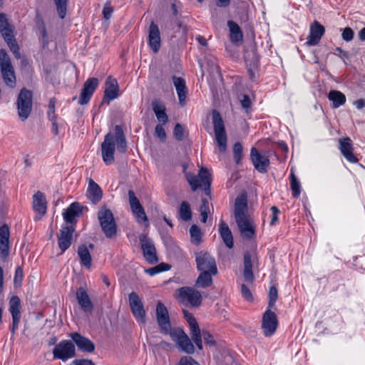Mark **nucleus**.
Instances as JSON below:
<instances>
[{"label": "nucleus", "mask_w": 365, "mask_h": 365, "mask_svg": "<svg viewBox=\"0 0 365 365\" xmlns=\"http://www.w3.org/2000/svg\"><path fill=\"white\" fill-rule=\"evenodd\" d=\"M339 143V148L343 156L350 163H357L358 159L353 153L354 148L351 138L349 137L340 138Z\"/></svg>", "instance_id": "nucleus-23"}, {"label": "nucleus", "mask_w": 365, "mask_h": 365, "mask_svg": "<svg viewBox=\"0 0 365 365\" xmlns=\"http://www.w3.org/2000/svg\"><path fill=\"white\" fill-rule=\"evenodd\" d=\"M74 231L75 227L73 225H66L60 230V233L58 235V244L62 252H64L71 245Z\"/></svg>", "instance_id": "nucleus-17"}, {"label": "nucleus", "mask_w": 365, "mask_h": 365, "mask_svg": "<svg viewBox=\"0 0 365 365\" xmlns=\"http://www.w3.org/2000/svg\"><path fill=\"white\" fill-rule=\"evenodd\" d=\"M101 229L107 238L112 239L117 235V225L110 209L102 207L98 213Z\"/></svg>", "instance_id": "nucleus-2"}, {"label": "nucleus", "mask_w": 365, "mask_h": 365, "mask_svg": "<svg viewBox=\"0 0 365 365\" xmlns=\"http://www.w3.org/2000/svg\"><path fill=\"white\" fill-rule=\"evenodd\" d=\"M192 320V324L190 326V335L192 334H197L200 332V329L199 325L196 320Z\"/></svg>", "instance_id": "nucleus-62"}, {"label": "nucleus", "mask_w": 365, "mask_h": 365, "mask_svg": "<svg viewBox=\"0 0 365 365\" xmlns=\"http://www.w3.org/2000/svg\"><path fill=\"white\" fill-rule=\"evenodd\" d=\"M0 33L5 41L14 38L12 26L9 23L6 14L3 13L0 14Z\"/></svg>", "instance_id": "nucleus-32"}, {"label": "nucleus", "mask_w": 365, "mask_h": 365, "mask_svg": "<svg viewBox=\"0 0 365 365\" xmlns=\"http://www.w3.org/2000/svg\"><path fill=\"white\" fill-rule=\"evenodd\" d=\"M178 365H200L197 363L195 359H193L191 356H182Z\"/></svg>", "instance_id": "nucleus-53"}, {"label": "nucleus", "mask_w": 365, "mask_h": 365, "mask_svg": "<svg viewBox=\"0 0 365 365\" xmlns=\"http://www.w3.org/2000/svg\"><path fill=\"white\" fill-rule=\"evenodd\" d=\"M278 297V292L275 286H272L269 292V307H274Z\"/></svg>", "instance_id": "nucleus-47"}, {"label": "nucleus", "mask_w": 365, "mask_h": 365, "mask_svg": "<svg viewBox=\"0 0 365 365\" xmlns=\"http://www.w3.org/2000/svg\"><path fill=\"white\" fill-rule=\"evenodd\" d=\"M173 135L176 140L182 141L184 139V128L180 123H177L174 128Z\"/></svg>", "instance_id": "nucleus-48"}, {"label": "nucleus", "mask_w": 365, "mask_h": 365, "mask_svg": "<svg viewBox=\"0 0 365 365\" xmlns=\"http://www.w3.org/2000/svg\"><path fill=\"white\" fill-rule=\"evenodd\" d=\"M212 276H215L210 271V272H202L199 274L195 286L200 288H206L212 284Z\"/></svg>", "instance_id": "nucleus-38"}, {"label": "nucleus", "mask_w": 365, "mask_h": 365, "mask_svg": "<svg viewBox=\"0 0 365 365\" xmlns=\"http://www.w3.org/2000/svg\"><path fill=\"white\" fill-rule=\"evenodd\" d=\"M128 198H129V204H130L131 210H134V209L136 210V209L142 207L141 204L139 202V200L135 196L133 190H130L128 191Z\"/></svg>", "instance_id": "nucleus-45"}, {"label": "nucleus", "mask_w": 365, "mask_h": 365, "mask_svg": "<svg viewBox=\"0 0 365 365\" xmlns=\"http://www.w3.org/2000/svg\"><path fill=\"white\" fill-rule=\"evenodd\" d=\"M114 138L117 142V148L119 152L125 153L127 150V143L123 133V128L120 125L115 126V135Z\"/></svg>", "instance_id": "nucleus-36"}, {"label": "nucleus", "mask_w": 365, "mask_h": 365, "mask_svg": "<svg viewBox=\"0 0 365 365\" xmlns=\"http://www.w3.org/2000/svg\"><path fill=\"white\" fill-rule=\"evenodd\" d=\"M171 339L176 343L177 347L182 351L188 354L195 352V346L190 339L181 328H174L168 334Z\"/></svg>", "instance_id": "nucleus-7"}, {"label": "nucleus", "mask_w": 365, "mask_h": 365, "mask_svg": "<svg viewBox=\"0 0 365 365\" xmlns=\"http://www.w3.org/2000/svg\"><path fill=\"white\" fill-rule=\"evenodd\" d=\"M9 227L6 224L0 227V257L3 259L9 255Z\"/></svg>", "instance_id": "nucleus-22"}, {"label": "nucleus", "mask_w": 365, "mask_h": 365, "mask_svg": "<svg viewBox=\"0 0 365 365\" xmlns=\"http://www.w3.org/2000/svg\"><path fill=\"white\" fill-rule=\"evenodd\" d=\"M132 212L135 217H136L138 222L143 223L145 225V227H148L149 225L148 218L145 214V210L143 207V206L136 210H132Z\"/></svg>", "instance_id": "nucleus-42"}, {"label": "nucleus", "mask_w": 365, "mask_h": 365, "mask_svg": "<svg viewBox=\"0 0 365 365\" xmlns=\"http://www.w3.org/2000/svg\"><path fill=\"white\" fill-rule=\"evenodd\" d=\"M179 298L182 303L187 302L193 307L200 306L202 300L201 293L190 287H183L178 289Z\"/></svg>", "instance_id": "nucleus-9"}, {"label": "nucleus", "mask_w": 365, "mask_h": 365, "mask_svg": "<svg viewBox=\"0 0 365 365\" xmlns=\"http://www.w3.org/2000/svg\"><path fill=\"white\" fill-rule=\"evenodd\" d=\"M219 232L226 247L232 249L234 246L232 233L227 224L224 221H221L219 225Z\"/></svg>", "instance_id": "nucleus-30"}, {"label": "nucleus", "mask_w": 365, "mask_h": 365, "mask_svg": "<svg viewBox=\"0 0 365 365\" xmlns=\"http://www.w3.org/2000/svg\"><path fill=\"white\" fill-rule=\"evenodd\" d=\"M52 122V132L57 135L58 134V124L56 122V115H53V119H50Z\"/></svg>", "instance_id": "nucleus-63"}, {"label": "nucleus", "mask_w": 365, "mask_h": 365, "mask_svg": "<svg viewBox=\"0 0 365 365\" xmlns=\"http://www.w3.org/2000/svg\"><path fill=\"white\" fill-rule=\"evenodd\" d=\"M278 327V321L275 313L270 309L266 310L262 320V329L265 336H272Z\"/></svg>", "instance_id": "nucleus-15"}, {"label": "nucleus", "mask_w": 365, "mask_h": 365, "mask_svg": "<svg viewBox=\"0 0 365 365\" xmlns=\"http://www.w3.org/2000/svg\"><path fill=\"white\" fill-rule=\"evenodd\" d=\"M83 207L78 202H74L70 205V206L63 212V219L68 222L76 223L75 218L78 217L82 213Z\"/></svg>", "instance_id": "nucleus-26"}, {"label": "nucleus", "mask_w": 365, "mask_h": 365, "mask_svg": "<svg viewBox=\"0 0 365 365\" xmlns=\"http://www.w3.org/2000/svg\"><path fill=\"white\" fill-rule=\"evenodd\" d=\"M155 135L163 141L166 139V133L164 128L163 127V124H158L155 126Z\"/></svg>", "instance_id": "nucleus-51"}, {"label": "nucleus", "mask_w": 365, "mask_h": 365, "mask_svg": "<svg viewBox=\"0 0 365 365\" xmlns=\"http://www.w3.org/2000/svg\"><path fill=\"white\" fill-rule=\"evenodd\" d=\"M78 255L80 258L81 264L86 268H91L92 265V258L88 247L86 245H81L78 249Z\"/></svg>", "instance_id": "nucleus-35"}, {"label": "nucleus", "mask_w": 365, "mask_h": 365, "mask_svg": "<svg viewBox=\"0 0 365 365\" xmlns=\"http://www.w3.org/2000/svg\"><path fill=\"white\" fill-rule=\"evenodd\" d=\"M354 105L357 109L361 110L365 108V99H358L354 102Z\"/></svg>", "instance_id": "nucleus-64"}, {"label": "nucleus", "mask_w": 365, "mask_h": 365, "mask_svg": "<svg viewBox=\"0 0 365 365\" xmlns=\"http://www.w3.org/2000/svg\"><path fill=\"white\" fill-rule=\"evenodd\" d=\"M243 278L246 282H251V255L249 252H246L244 255Z\"/></svg>", "instance_id": "nucleus-39"}, {"label": "nucleus", "mask_w": 365, "mask_h": 365, "mask_svg": "<svg viewBox=\"0 0 365 365\" xmlns=\"http://www.w3.org/2000/svg\"><path fill=\"white\" fill-rule=\"evenodd\" d=\"M74 365H96L93 361L89 359H76L73 361Z\"/></svg>", "instance_id": "nucleus-61"}, {"label": "nucleus", "mask_w": 365, "mask_h": 365, "mask_svg": "<svg viewBox=\"0 0 365 365\" xmlns=\"http://www.w3.org/2000/svg\"><path fill=\"white\" fill-rule=\"evenodd\" d=\"M7 43V45L9 46L10 50L14 53V56L16 58H21V53L19 51V47L16 41V40L14 38H10L9 41H5Z\"/></svg>", "instance_id": "nucleus-46"}, {"label": "nucleus", "mask_w": 365, "mask_h": 365, "mask_svg": "<svg viewBox=\"0 0 365 365\" xmlns=\"http://www.w3.org/2000/svg\"><path fill=\"white\" fill-rule=\"evenodd\" d=\"M248 210L247 193L243 191L235 198L233 214L239 232L245 239L251 238V220Z\"/></svg>", "instance_id": "nucleus-1"}, {"label": "nucleus", "mask_w": 365, "mask_h": 365, "mask_svg": "<svg viewBox=\"0 0 365 365\" xmlns=\"http://www.w3.org/2000/svg\"><path fill=\"white\" fill-rule=\"evenodd\" d=\"M271 210L272 212V217L270 225H273L278 220V214L279 213V210L275 206L272 207Z\"/></svg>", "instance_id": "nucleus-59"}, {"label": "nucleus", "mask_w": 365, "mask_h": 365, "mask_svg": "<svg viewBox=\"0 0 365 365\" xmlns=\"http://www.w3.org/2000/svg\"><path fill=\"white\" fill-rule=\"evenodd\" d=\"M128 300L129 306L133 316L140 322L143 324L145 323V310L138 294L135 292H131L128 296Z\"/></svg>", "instance_id": "nucleus-14"}, {"label": "nucleus", "mask_w": 365, "mask_h": 365, "mask_svg": "<svg viewBox=\"0 0 365 365\" xmlns=\"http://www.w3.org/2000/svg\"><path fill=\"white\" fill-rule=\"evenodd\" d=\"M54 359L66 361L76 356V348L73 341L63 340L56 345L53 350Z\"/></svg>", "instance_id": "nucleus-8"}, {"label": "nucleus", "mask_w": 365, "mask_h": 365, "mask_svg": "<svg viewBox=\"0 0 365 365\" xmlns=\"http://www.w3.org/2000/svg\"><path fill=\"white\" fill-rule=\"evenodd\" d=\"M227 26L230 29V40L234 43H241L242 41V32L239 25L235 21L230 20L227 21Z\"/></svg>", "instance_id": "nucleus-33"}, {"label": "nucleus", "mask_w": 365, "mask_h": 365, "mask_svg": "<svg viewBox=\"0 0 365 365\" xmlns=\"http://www.w3.org/2000/svg\"><path fill=\"white\" fill-rule=\"evenodd\" d=\"M18 115L22 121L29 117L33 106V93L31 91L24 88L20 91L16 100Z\"/></svg>", "instance_id": "nucleus-3"}, {"label": "nucleus", "mask_w": 365, "mask_h": 365, "mask_svg": "<svg viewBox=\"0 0 365 365\" xmlns=\"http://www.w3.org/2000/svg\"><path fill=\"white\" fill-rule=\"evenodd\" d=\"M70 336L80 351L86 353H93L95 351L96 346L89 339L78 332L71 333Z\"/></svg>", "instance_id": "nucleus-20"}, {"label": "nucleus", "mask_w": 365, "mask_h": 365, "mask_svg": "<svg viewBox=\"0 0 365 365\" xmlns=\"http://www.w3.org/2000/svg\"><path fill=\"white\" fill-rule=\"evenodd\" d=\"M87 196L94 205L98 203L103 197L101 188L91 178L89 179L88 182Z\"/></svg>", "instance_id": "nucleus-28"}, {"label": "nucleus", "mask_w": 365, "mask_h": 365, "mask_svg": "<svg viewBox=\"0 0 365 365\" xmlns=\"http://www.w3.org/2000/svg\"><path fill=\"white\" fill-rule=\"evenodd\" d=\"M179 215L181 220L185 222H187L192 219V210L190 204L183 201L179 208Z\"/></svg>", "instance_id": "nucleus-40"}, {"label": "nucleus", "mask_w": 365, "mask_h": 365, "mask_svg": "<svg viewBox=\"0 0 365 365\" xmlns=\"http://www.w3.org/2000/svg\"><path fill=\"white\" fill-rule=\"evenodd\" d=\"M149 45L153 52L157 53L160 47V30L157 24L151 22L149 27Z\"/></svg>", "instance_id": "nucleus-25"}, {"label": "nucleus", "mask_w": 365, "mask_h": 365, "mask_svg": "<svg viewBox=\"0 0 365 365\" xmlns=\"http://www.w3.org/2000/svg\"><path fill=\"white\" fill-rule=\"evenodd\" d=\"M238 98L241 102L242 106L244 108H249L250 105V99L248 95L246 94H240L238 96Z\"/></svg>", "instance_id": "nucleus-56"}, {"label": "nucleus", "mask_w": 365, "mask_h": 365, "mask_svg": "<svg viewBox=\"0 0 365 365\" xmlns=\"http://www.w3.org/2000/svg\"><path fill=\"white\" fill-rule=\"evenodd\" d=\"M9 311L12 317V325L10 329V331L14 336L15 334L16 330L19 327V324L21 320V300L18 296H13L9 299Z\"/></svg>", "instance_id": "nucleus-16"}, {"label": "nucleus", "mask_w": 365, "mask_h": 365, "mask_svg": "<svg viewBox=\"0 0 365 365\" xmlns=\"http://www.w3.org/2000/svg\"><path fill=\"white\" fill-rule=\"evenodd\" d=\"M328 98L332 102V107L337 108L346 103L345 95L339 91L332 90L328 94Z\"/></svg>", "instance_id": "nucleus-37"}, {"label": "nucleus", "mask_w": 365, "mask_h": 365, "mask_svg": "<svg viewBox=\"0 0 365 365\" xmlns=\"http://www.w3.org/2000/svg\"><path fill=\"white\" fill-rule=\"evenodd\" d=\"M190 237L192 241L196 245L199 244L201 241L202 232L200 227L196 225H192L190 229Z\"/></svg>", "instance_id": "nucleus-44"}, {"label": "nucleus", "mask_w": 365, "mask_h": 365, "mask_svg": "<svg viewBox=\"0 0 365 365\" xmlns=\"http://www.w3.org/2000/svg\"><path fill=\"white\" fill-rule=\"evenodd\" d=\"M241 293L247 300L251 299V292L249 287L245 283L241 285Z\"/></svg>", "instance_id": "nucleus-58"}, {"label": "nucleus", "mask_w": 365, "mask_h": 365, "mask_svg": "<svg viewBox=\"0 0 365 365\" xmlns=\"http://www.w3.org/2000/svg\"><path fill=\"white\" fill-rule=\"evenodd\" d=\"M233 152L236 163L238 164L242 153V146L240 143L237 142L235 143L233 147Z\"/></svg>", "instance_id": "nucleus-50"}, {"label": "nucleus", "mask_w": 365, "mask_h": 365, "mask_svg": "<svg viewBox=\"0 0 365 365\" xmlns=\"http://www.w3.org/2000/svg\"><path fill=\"white\" fill-rule=\"evenodd\" d=\"M354 37V31L349 28L346 27L343 30L342 32V38L346 41H350L353 39Z\"/></svg>", "instance_id": "nucleus-55"}, {"label": "nucleus", "mask_w": 365, "mask_h": 365, "mask_svg": "<svg viewBox=\"0 0 365 365\" xmlns=\"http://www.w3.org/2000/svg\"><path fill=\"white\" fill-rule=\"evenodd\" d=\"M76 299L81 309L86 312H91L93 309V303L86 291L81 287L76 292Z\"/></svg>", "instance_id": "nucleus-27"}, {"label": "nucleus", "mask_w": 365, "mask_h": 365, "mask_svg": "<svg viewBox=\"0 0 365 365\" xmlns=\"http://www.w3.org/2000/svg\"><path fill=\"white\" fill-rule=\"evenodd\" d=\"M34 209L39 213L44 215L46 212V201L45 195L40 191H38L33 197Z\"/></svg>", "instance_id": "nucleus-34"}, {"label": "nucleus", "mask_w": 365, "mask_h": 365, "mask_svg": "<svg viewBox=\"0 0 365 365\" xmlns=\"http://www.w3.org/2000/svg\"><path fill=\"white\" fill-rule=\"evenodd\" d=\"M56 7V11L58 16L63 19L66 17L67 13V6L68 0H53Z\"/></svg>", "instance_id": "nucleus-41"}, {"label": "nucleus", "mask_w": 365, "mask_h": 365, "mask_svg": "<svg viewBox=\"0 0 365 365\" xmlns=\"http://www.w3.org/2000/svg\"><path fill=\"white\" fill-rule=\"evenodd\" d=\"M139 240L141 245V249L143 252V256L151 264H155L158 262L157 252L153 242L148 237L145 235H141L139 237Z\"/></svg>", "instance_id": "nucleus-13"}, {"label": "nucleus", "mask_w": 365, "mask_h": 365, "mask_svg": "<svg viewBox=\"0 0 365 365\" xmlns=\"http://www.w3.org/2000/svg\"><path fill=\"white\" fill-rule=\"evenodd\" d=\"M212 115L217 143L220 151L224 153L227 148V135L225 132L224 121L220 115V113L216 110H212Z\"/></svg>", "instance_id": "nucleus-6"}, {"label": "nucleus", "mask_w": 365, "mask_h": 365, "mask_svg": "<svg viewBox=\"0 0 365 365\" xmlns=\"http://www.w3.org/2000/svg\"><path fill=\"white\" fill-rule=\"evenodd\" d=\"M152 106L158 121L163 125L166 124L168 122V116L165 105L160 101L155 100L152 102Z\"/></svg>", "instance_id": "nucleus-31"}, {"label": "nucleus", "mask_w": 365, "mask_h": 365, "mask_svg": "<svg viewBox=\"0 0 365 365\" xmlns=\"http://www.w3.org/2000/svg\"><path fill=\"white\" fill-rule=\"evenodd\" d=\"M173 81L178 93L179 103L181 106H184L187 92L185 81L182 78L175 76H173Z\"/></svg>", "instance_id": "nucleus-29"}, {"label": "nucleus", "mask_w": 365, "mask_h": 365, "mask_svg": "<svg viewBox=\"0 0 365 365\" xmlns=\"http://www.w3.org/2000/svg\"><path fill=\"white\" fill-rule=\"evenodd\" d=\"M195 261L198 271L211 272L214 275L217 274V268L215 259L207 252H200L195 254Z\"/></svg>", "instance_id": "nucleus-10"}, {"label": "nucleus", "mask_w": 365, "mask_h": 365, "mask_svg": "<svg viewBox=\"0 0 365 365\" xmlns=\"http://www.w3.org/2000/svg\"><path fill=\"white\" fill-rule=\"evenodd\" d=\"M0 69L4 81L9 87L16 86V76L11 58L4 49L0 50Z\"/></svg>", "instance_id": "nucleus-4"}, {"label": "nucleus", "mask_w": 365, "mask_h": 365, "mask_svg": "<svg viewBox=\"0 0 365 365\" xmlns=\"http://www.w3.org/2000/svg\"><path fill=\"white\" fill-rule=\"evenodd\" d=\"M115 150L114 135L108 133L106 135L103 142L101 143V152L103 162L106 165L114 163V153Z\"/></svg>", "instance_id": "nucleus-11"}, {"label": "nucleus", "mask_w": 365, "mask_h": 365, "mask_svg": "<svg viewBox=\"0 0 365 365\" xmlns=\"http://www.w3.org/2000/svg\"><path fill=\"white\" fill-rule=\"evenodd\" d=\"M324 27L317 21H314V23L310 26L309 34L307 37L306 44L307 46L317 45L319 43L322 36L324 34Z\"/></svg>", "instance_id": "nucleus-21"}, {"label": "nucleus", "mask_w": 365, "mask_h": 365, "mask_svg": "<svg viewBox=\"0 0 365 365\" xmlns=\"http://www.w3.org/2000/svg\"><path fill=\"white\" fill-rule=\"evenodd\" d=\"M187 180L193 191L201 187L204 190L206 195H210V185L212 179L210 174L205 168L200 169L197 176L193 175H187Z\"/></svg>", "instance_id": "nucleus-5"}, {"label": "nucleus", "mask_w": 365, "mask_h": 365, "mask_svg": "<svg viewBox=\"0 0 365 365\" xmlns=\"http://www.w3.org/2000/svg\"><path fill=\"white\" fill-rule=\"evenodd\" d=\"M290 185L293 196L294 197H298L301 192L300 184L299 182L297 180L292 170H291L290 175Z\"/></svg>", "instance_id": "nucleus-43"}, {"label": "nucleus", "mask_w": 365, "mask_h": 365, "mask_svg": "<svg viewBox=\"0 0 365 365\" xmlns=\"http://www.w3.org/2000/svg\"><path fill=\"white\" fill-rule=\"evenodd\" d=\"M202 337L204 339V341L206 344H209L210 346H215L216 341L213 339V336L212 334L205 330L202 331Z\"/></svg>", "instance_id": "nucleus-52"}, {"label": "nucleus", "mask_w": 365, "mask_h": 365, "mask_svg": "<svg viewBox=\"0 0 365 365\" xmlns=\"http://www.w3.org/2000/svg\"><path fill=\"white\" fill-rule=\"evenodd\" d=\"M252 165L258 173L262 174L267 173L270 165L268 155L252 148Z\"/></svg>", "instance_id": "nucleus-18"}, {"label": "nucleus", "mask_w": 365, "mask_h": 365, "mask_svg": "<svg viewBox=\"0 0 365 365\" xmlns=\"http://www.w3.org/2000/svg\"><path fill=\"white\" fill-rule=\"evenodd\" d=\"M118 96V84L117 80L112 76H109L106 81V89L103 103L106 101L109 103Z\"/></svg>", "instance_id": "nucleus-24"}, {"label": "nucleus", "mask_w": 365, "mask_h": 365, "mask_svg": "<svg viewBox=\"0 0 365 365\" xmlns=\"http://www.w3.org/2000/svg\"><path fill=\"white\" fill-rule=\"evenodd\" d=\"M200 212H210L209 202L206 198L201 200V205L199 209Z\"/></svg>", "instance_id": "nucleus-60"}, {"label": "nucleus", "mask_w": 365, "mask_h": 365, "mask_svg": "<svg viewBox=\"0 0 365 365\" xmlns=\"http://www.w3.org/2000/svg\"><path fill=\"white\" fill-rule=\"evenodd\" d=\"M55 105H56V99L54 98H52L49 101L48 103V116L49 120L53 119V115H55Z\"/></svg>", "instance_id": "nucleus-57"}, {"label": "nucleus", "mask_w": 365, "mask_h": 365, "mask_svg": "<svg viewBox=\"0 0 365 365\" xmlns=\"http://www.w3.org/2000/svg\"><path fill=\"white\" fill-rule=\"evenodd\" d=\"M24 273L23 269L21 267H18L16 269L15 272V277H14V286L15 287H20L22 284Z\"/></svg>", "instance_id": "nucleus-49"}, {"label": "nucleus", "mask_w": 365, "mask_h": 365, "mask_svg": "<svg viewBox=\"0 0 365 365\" xmlns=\"http://www.w3.org/2000/svg\"><path fill=\"white\" fill-rule=\"evenodd\" d=\"M190 336H191V339L195 342V344H196L197 348L200 350L202 349V333L201 334V332H200V333H197V334H192Z\"/></svg>", "instance_id": "nucleus-54"}, {"label": "nucleus", "mask_w": 365, "mask_h": 365, "mask_svg": "<svg viewBox=\"0 0 365 365\" xmlns=\"http://www.w3.org/2000/svg\"><path fill=\"white\" fill-rule=\"evenodd\" d=\"M98 83V79L96 78H90L84 83L78 100L79 104L85 105L88 103Z\"/></svg>", "instance_id": "nucleus-19"}, {"label": "nucleus", "mask_w": 365, "mask_h": 365, "mask_svg": "<svg viewBox=\"0 0 365 365\" xmlns=\"http://www.w3.org/2000/svg\"><path fill=\"white\" fill-rule=\"evenodd\" d=\"M156 319L163 334H168L173 331L168 309L161 302H158L156 306Z\"/></svg>", "instance_id": "nucleus-12"}]
</instances>
